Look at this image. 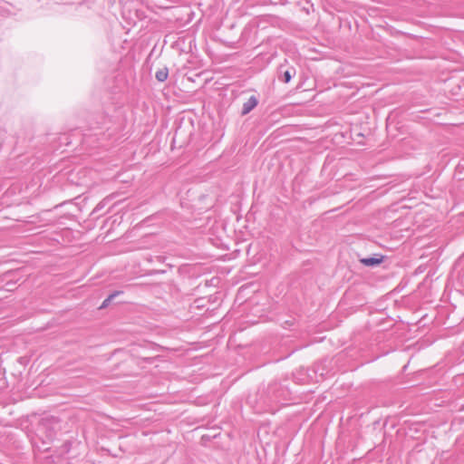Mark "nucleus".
Returning a JSON list of instances; mask_svg holds the SVG:
<instances>
[{"label":"nucleus","mask_w":464,"mask_h":464,"mask_svg":"<svg viewBox=\"0 0 464 464\" xmlns=\"http://www.w3.org/2000/svg\"><path fill=\"white\" fill-rule=\"evenodd\" d=\"M122 294L121 291H115L112 294H111L102 304L100 306L101 309L107 307L110 303L119 295Z\"/></svg>","instance_id":"39448f33"},{"label":"nucleus","mask_w":464,"mask_h":464,"mask_svg":"<svg viewBox=\"0 0 464 464\" xmlns=\"http://www.w3.org/2000/svg\"><path fill=\"white\" fill-rule=\"evenodd\" d=\"M102 208V204L101 203L97 205L96 208Z\"/></svg>","instance_id":"423d86ee"},{"label":"nucleus","mask_w":464,"mask_h":464,"mask_svg":"<svg viewBox=\"0 0 464 464\" xmlns=\"http://www.w3.org/2000/svg\"><path fill=\"white\" fill-rule=\"evenodd\" d=\"M383 260V256H381L380 257H364L361 259V263L366 266H376L380 265Z\"/></svg>","instance_id":"7ed1b4c3"},{"label":"nucleus","mask_w":464,"mask_h":464,"mask_svg":"<svg viewBox=\"0 0 464 464\" xmlns=\"http://www.w3.org/2000/svg\"><path fill=\"white\" fill-rule=\"evenodd\" d=\"M168 75L169 70L167 67H164L156 72L155 77L159 82H163L168 79Z\"/></svg>","instance_id":"20e7f679"},{"label":"nucleus","mask_w":464,"mask_h":464,"mask_svg":"<svg viewBox=\"0 0 464 464\" xmlns=\"http://www.w3.org/2000/svg\"><path fill=\"white\" fill-rule=\"evenodd\" d=\"M284 65H280L279 67V72L278 79L285 83L289 82L293 76L295 75V68H289L285 71H283Z\"/></svg>","instance_id":"f257e3e1"},{"label":"nucleus","mask_w":464,"mask_h":464,"mask_svg":"<svg viewBox=\"0 0 464 464\" xmlns=\"http://www.w3.org/2000/svg\"><path fill=\"white\" fill-rule=\"evenodd\" d=\"M258 103V101L256 96L252 95L249 99L243 103L242 107V115L248 114Z\"/></svg>","instance_id":"f03ea898"}]
</instances>
